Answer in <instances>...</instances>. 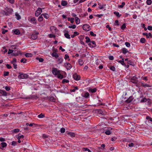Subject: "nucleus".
<instances>
[{"label": "nucleus", "instance_id": "nucleus-64", "mask_svg": "<svg viewBox=\"0 0 152 152\" xmlns=\"http://www.w3.org/2000/svg\"><path fill=\"white\" fill-rule=\"evenodd\" d=\"M17 142H16L15 141H13L12 142V145L15 146Z\"/></svg>", "mask_w": 152, "mask_h": 152}, {"label": "nucleus", "instance_id": "nucleus-19", "mask_svg": "<svg viewBox=\"0 0 152 152\" xmlns=\"http://www.w3.org/2000/svg\"><path fill=\"white\" fill-rule=\"evenodd\" d=\"M114 14L117 17H120L121 16V14H120L118 12H114Z\"/></svg>", "mask_w": 152, "mask_h": 152}, {"label": "nucleus", "instance_id": "nucleus-53", "mask_svg": "<svg viewBox=\"0 0 152 152\" xmlns=\"http://www.w3.org/2000/svg\"><path fill=\"white\" fill-rule=\"evenodd\" d=\"M76 27V26L75 25H73L72 26H69V28H72L73 29H75Z\"/></svg>", "mask_w": 152, "mask_h": 152}, {"label": "nucleus", "instance_id": "nucleus-36", "mask_svg": "<svg viewBox=\"0 0 152 152\" xmlns=\"http://www.w3.org/2000/svg\"><path fill=\"white\" fill-rule=\"evenodd\" d=\"M36 58L37 60H38L40 62H42L44 61L43 59L41 58Z\"/></svg>", "mask_w": 152, "mask_h": 152}, {"label": "nucleus", "instance_id": "nucleus-23", "mask_svg": "<svg viewBox=\"0 0 152 152\" xmlns=\"http://www.w3.org/2000/svg\"><path fill=\"white\" fill-rule=\"evenodd\" d=\"M38 20L39 22H41L43 20V18L42 14L39 17Z\"/></svg>", "mask_w": 152, "mask_h": 152}, {"label": "nucleus", "instance_id": "nucleus-6", "mask_svg": "<svg viewBox=\"0 0 152 152\" xmlns=\"http://www.w3.org/2000/svg\"><path fill=\"white\" fill-rule=\"evenodd\" d=\"M73 77L74 78V79L76 80H78L80 79V76L77 75V73H75L73 74Z\"/></svg>", "mask_w": 152, "mask_h": 152}, {"label": "nucleus", "instance_id": "nucleus-37", "mask_svg": "<svg viewBox=\"0 0 152 152\" xmlns=\"http://www.w3.org/2000/svg\"><path fill=\"white\" fill-rule=\"evenodd\" d=\"M146 3L148 5H151L152 3V1L151 0H147Z\"/></svg>", "mask_w": 152, "mask_h": 152}, {"label": "nucleus", "instance_id": "nucleus-50", "mask_svg": "<svg viewBox=\"0 0 152 152\" xmlns=\"http://www.w3.org/2000/svg\"><path fill=\"white\" fill-rule=\"evenodd\" d=\"M9 72H4V76L8 75Z\"/></svg>", "mask_w": 152, "mask_h": 152}, {"label": "nucleus", "instance_id": "nucleus-40", "mask_svg": "<svg viewBox=\"0 0 152 152\" xmlns=\"http://www.w3.org/2000/svg\"><path fill=\"white\" fill-rule=\"evenodd\" d=\"M15 16H16L17 19L19 20L21 18L20 16L18 13L15 14Z\"/></svg>", "mask_w": 152, "mask_h": 152}, {"label": "nucleus", "instance_id": "nucleus-61", "mask_svg": "<svg viewBox=\"0 0 152 152\" xmlns=\"http://www.w3.org/2000/svg\"><path fill=\"white\" fill-rule=\"evenodd\" d=\"M150 31L152 30V26H149L147 28Z\"/></svg>", "mask_w": 152, "mask_h": 152}, {"label": "nucleus", "instance_id": "nucleus-13", "mask_svg": "<svg viewBox=\"0 0 152 152\" xmlns=\"http://www.w3.org/2000/svg\"><path fill=\"white\" fill-rule=\"evenodd\" d=\"M36 19L35 18H32L31 19V22L34 24H36Z\"/></svg>", "mask_w": 152, "mask_h": 152}, {"label": "nucleus", "instance_id": "nucleus-3", "mask_svg": "<svg viewBox=\"0 0 152 152\" xmlns=\"http://www.w3.org/2000/svg\"><path fill=\"white\" fill-rule=\"evenodd\" d=\"M42 10L41 8H39L38 10L36 11L35 13V16L36 17L38 16L41 13Z\"/></svg>", "mask_w": 152, "mask_h": 152}, {"label": "nucleus", "instance_id": "nucleus-29", "mask_svg": "<svg viewBox=\"0 0 152 152\" xmlns=\"http://www.w3.org/2000/svg\"><path fill=\"white\" fill-rule=\"evenodd\" d=\"M83 150L84 151H86V152H91V151L88 148H83Z\"/></svg>", "mask_w": 152, "mask_h": 152}, {"label": "nucleus", "instance_id": "nucleus-63", "mask_svg": "<svg viewBox=\"0 0 152 152\" xmlns=\"http://www.w3.org/2000/svg\"><path fill=\"white\" fill-rule=\"evenodd\" d=\"M5 89L7 91H9L10 90V87L7 86L5 87Z\"/></svg>", "mask_w": 152, "mask_h": 152}, {"label": "nucleus", "instance_id": "nucleus-25", "mask_svg": "<svg viewBox=\"0 0 152 152\" xmlns=\"http://www.w3.org/2000/svg\"><path fill=\"white\" fill-rule=\"evenodd\" d=\"M91 43L93 45H91V47L94 48L96 46V45L95 44V42L94 41H92L91 42Z\"/></svg>", "mask_w": 152, "mask_h": 152}, {"label": "nucleus", "instance_id": "nucleus-20", "mask_svg": "<svg viewBox=\"0 0 152 152\" xmlns=\"http://www.w3.org/2000/svg\"><path fill=\"white\" fill-rule=\"evenodd\" d=\"M57 75L58 78L60 79H62L64 77L60 73H59Z\"/></svg>", "mask_w": 152, "mask_h": 152}, {"label": "nucleus", "instance_id": "nucleus-10", "mask_svg": "<svg viewBox=\"0 0 152 152\" xmlns=\"http://www.w3.org/2000/svg\"><path fill=\"white\" fill-rule=\"evenodd\" d=\"M38 36L36 34H32L31 36V38L33 40H35L37 38Z\"/></svg>", "mask_w": 152, "mask_h": 152}, {"label": "nucleus", "instance_id": "nucleus-5", "mask_svg": "<svg viewBox=\"0 0 152 152\" xmlns=\"http://www.w3.org/2000/svg\"><path fill=\"white\" fill-rule=\"evenodd\" d=\"M130 81L133 83H137L138 82L137 79L136 77L134 76L131 79Z\"/></svg>", "mask_w": 152, "mask_h": 152}, {"label": "nucleus", "instance_id": "nucleus-52", "mask_svg": "<svg viewBox=\"0 0 152 152\" xmlns=\"http://www.w3.org/2000/svg\"><path fill=\"white\" fill-rule=\"evenodd\" d=\"M7 31L8 30H7L3 29L2 31V33L3 34H4L6 33L7 32Z\"/></svg>", "mask_w": 152, "mask_h": 152}, {"label": "nucleus", "instance_id": "nucleus-43", "mask_svg": "<svg viewBox=\"0 0 152 152\" xmlns=\"http://www.w3.org/2000/svg\"><path fill=\"white\" fill-rule=\"evenodd\" d=\"M105 133L107 135H110L111 134V132L109 130H107L105 132Z\"/></svg>", "mask_w": 152, "mask_h": 152}, {"label": "nucleus", "instance_id": "nucleus-15", "mask_svg": "<svg viewBox=\"0 0 152 152\" xmlns=\"http://www.w3.org/2000/svg\"><path fill=\"white\" fill-rule=\"evenodd\" d=\"M133 98L132 96L130 97L126 101L127 103L130 102L133 100Z\"/></svg>", "mask_w": 152, "mask_h": 152}, {"label": "nucleus", "instance_id": "nucleus-32", "mask_svg": "<svg viewBox=\"0 0 152 152\" xmlns=\"http://www.w3.org/2000/svg\"><path fill=\"white\" fill-rule=\"evenodd\" d=\"M25 56L27 57H31L32 56V54L31 53H26L25 54Z\"/></svg>", "mask_w": 152, "mask_h": 152}, {"label": "nucleus", "instance_id": "nucleus-17", "mask_svg": "<svg viewBox=\"0 0 152 152\" xmlns=\"http://www.w3.org/2000/svg\"><path fill=\"white\" fill-rule=\"evenodd\" d=\"M122 53L124 54L129 52L127 50V49L125 48H123L122 49Z\"/></svg>", "mask_w": 152, "mask_h": 152}, {"label": "nucleus", "instance_id": "nucleus-18", "mask_svg": "<svg viewBox=\"0 0 152 152\" xmlns=\"http://www.w3.org/2000/svg\"><path fill=\"white\" fill-rule=\"evenodd\" d=\"M97 90V89L96 88H94L93 89L90 88L89 89V91L91 92L92 93L95 92Z\"/></svg>", "mask_w": 152, "mask_h": 152}, {"label": "nucleus", "instance_id": "nucleus-2", "mask_svg": "<svg viewBox=\"0 0 152 152\" xmlns=\"http://www.w3.org/2000/svg\"><path fill=\"white\" fill-rule=\"evenodd\" d=\"M52 72L53 74L56 76L59 73H60V71L58 70L56 68H52Z\"/></svg>", "mask_w": 152, "mask_h": 152}, {"label": "nucleus", "instance_id": "nucleus-34", "mask_svg": "<svg viewBox=\"0 0 152 152\" xmlns=\"http://www.w3.org/2000/svg\"><path fill=\"white\" fill-rule=\"evenodd\" d=\"M89 96V93L88 92H86L84 94L83 96L85 98H88Z\"/></svg>", "mask_w": 152, "mask_h": 152}, {"label": "nucleus", "instance_id": "nucleus-24", "mask_svg": "<svg viewBox=\"0 0 152 152\" xmlns=\"http://www.w3.org/2000/svg\"><path fill=\"white\" fill-rule=\"evenodd\" d=\"M1 147L2 148H4L7 146V144L5 142H3L1 143Z\"/></svg>", "mask_w": 152, "mask_h": 152}, {"label": "nucleus", "instance_id": "nucleus-33", "mask_svg": "<svg viewBox=\"0 0 152 152\" xmlns=\"http://www.w3.org/2000/svg\"><path fill=\"white\" fill-rule=\"evenodd\" d=\"M140 41L142 43H144L145 42L146 40L145 38H142L140 39Z\"/></svg>", "mask_w": 152, "mask_h": 152}, {"label": "nucleus", "instance_id": "nucleus-44", "mask_svg": "<svg viewBox=\"0 0 152 152\" xmlns=\"http://www.w3.org/2000/svg\"><path fill=\"white\" fill-rule=\"evenodd\" d=\"M44 115L42 114V113H41L40 114H39L38 116V117L39 118H43L44 117Z\"/></svg>", "mask_w": 152, "mask_h": 152}, {"label": "nucleus", "instance_id": "nucleus-55", "mask_svg": "<svg viewBox=\"0 0 152 152\" xmlns=\"http://www.w3.org/2000/svg\"><path fill=\"white\" fill-rule=\"evenodd\" d=\"M127 47H130V44L128 42H126L125 43Z\"/></svg>", "mask_w": 152, "mask_h": 152}, {"label": "nucleus", "instance_id": "nucleus-60", "mask_svg": "<svg viewBox=\"0 0 152 152\" xmlns=\"http://www.w3.org/2000/svg\"><path fill=\"white\" fill-rule=\"evenodd\" d=\"M79 64L80 65H82L83 64V61L80 60L79 61Z\"/></svg>", "mask_w": 152, "mask_h": 152}, {"label": "nucleus", "instance_id": "nucleus-51", "mask_svg": "<svg viewBox=\"0 0 152 152\" xmlns=\"http://www.w3.org/2000/svg\"><path fill=\"white\" fill-rule=\"evenodd\" d=\"M65 132V129L64 128L62 127L61 129V133H64Z\"/></svg>", "mask_w": 152, "mask_h": 152}, {"label": "nucleus", "instance_id": "nucleus-31", "mask_svg": "<svg viewBox=\"0 0 152 152\" xmlns=\"http://www.w3.org/2000/svg\"><path fill=\"white\" fill-rule=\"evenodd\" d=\"M68 135H69L71 137H75V134L72 132H69L68 133Z\"/></svg>", "mask_w": 152, "mask_h": 152}, {"label": "nucleus", "instance_id": "nucleus-45", "mask_svg": "<svg viewBox=\"0 0 152 152\" xmlns=\"http://www.w3.org/2000/svg\"><path fill=\"white\" fill-rule=\"evenodd\" d=\"M90 34L91 36H92L93 37H96V34H94V33L93 31H91L90 32Z\"/></svg>", "mask_w": 152, "mask_h": 152}, {"label": "nucleus", "instance_id": "nucleus-58", "mask_svg": "<svg viewBox=\"0 0 152 152\" xmlns=\"http://www.w3.org/2000/svg\"><path fill=\"white\" fill-rule=\"evenodd\" d=\"M3 13H4V14L5 15L7 16L9 15L8 13L7 12V11H6L5 10L3 11Z\"/></svg>", "mask_w": 152, "mask_h": 152}, {"label": "nucleus", "instance_id": "nucleus-54", "mask_svg": "<svg viewBox=\"0 0 152 152\" xmlns=\"http://www.w3.org/2000/svg\"><path fill=\"white\" fill-rule=\"evenodd\" d=\"M11 4H13L15 2V0H7Z\"/></svg>", "mask_w": 152, "mask_h": 152}, {"label": "nucleus", "instance_id": "nucleus-48", "mask_svg": "<svg viewBox=\"0 0 152 152\" xmlns=\"http://www.w3.org/2000/svg\"><path fill=\"white\" fill-rule=\"evenodd\" d=\"M48 36L50 38H52V37H55V35L54 34H50L48 35Z\"/></svg>", "mask_w": 152, "mask_h": 152}, {"label": "nucleus", "instance_id": "nucleus-49", "mask_svg": "<svg viewBox=\"0 0 152 152\" xmlns=\"http://www.w3.org/2000/svg\"><path fill=\"white\" fill-rule=\"evenodd\" d=\"M110 68L111 70H112L113 71H115V68L113 66H110Z\"/></svg>", "mask_w": 152, "mask_h": 152}, {"label": "nucleus", "instance_id": "nucleus-27", "mask_svg": "<svg viewBox=\"0 0 152 152\" xmlns=\"http://www.w3.org/2000/svg\"><path fill=\"white\" fill-rule=\"evenodd\" d=\"M68 19V21H70L71 23H73L74 22V18H69Z\"/></svg>", "mask_w": 152, "mask_h": 152}, {"label": "nucleus", "instance_id": "nucleus-42", "mask_svg": "<svg viewBox=\"0 0 152 152\" xmlns=\"http://www.w3.org/2000/svg\"><path fill=\"white\" fill-rule=\"evenodd\" d=\"M17 60L15 58H13L12 61H11V63L12 64L15 63L16 62Z\"/></svg>", "mask_w": 152, "mask_h": 152}, {"label": "nucleus", "instance_id": "nucleus-21", "mask_svg": "<svg viewBox=\"0 0 152 152\" xmlns=\"http://www.w3.org/2000/svg\"><path fill=\"white\" fill-rule=\"evenodd\" d=\"M63 59L62 57H59L58 58V64H61L63 61Z\"/></svg>", "mask_w": 152, "mask_h": 152}, {"label": "nucleus", "instance_id": "nucleus-1", "mask_svg": "<svg viewBox=\"0 0 152 152\" xmlns=\"http://www.w3.org/2000/svg\"><path fill=\"white\" fill-rule=\"evenodd\" d=\"M19 75L18 76L19 79H26L28 78V75L26 74H23L22 72H19Z\"/></svg>", "mask_w": 152, "mask_h": 152}, {"label": "nucleus", "instance_id": "nucleus-56", "mask_svg": "<svg viewBox=\"0 0 152 152\" xmlns=\"http://www.w3.org/2000/svg\"><path fill=\"white\" fill-rule=\"evenodd\" d=\"M147 101V99L146 98H145L141 100V102H145Z\"/></svg>", "mask_w": 152, "mask_h": 152}, {"label": "nucleus", "instance_id": "nucleus-41", "mask_svg": "<svg viewBox=\"0 0 152 152\" xmlns=\"http://www.w3.org/2000/svg\"><path fill=\"white\" fill-rule=\"evenodd\" d=\"M69 58V56L68 55H67V54L65 55L64 59L65 60L68 59V60L69 61L70 60V59Z\"/></svg>", "mask_w": 152, "mask_h": 152}, {"label": "nucleus", "instance_id": "nucleus-12", "mask_svg": "<svg viewBox=\"0 0 152 152\" xmlns=\"http://www.w3.org/2000/svg\"><path fill=\"white\" fill-rule=\"evenodd\" d=\"M68 4L67 2L66 1H62L61 2V4L63 6H66Z\"/></svg>", "mask_w": 152, "mask_h": 152}, {"label": "nucleus", "instance_id": "nucleus-11", "mask_svg": "<svg viewBox=\"0 0 152 152\" xmlns=\"http://www.w3.org/2000/svg\"><path fill=\"white\" fill-rule=\"evenodd\" d=\"M52 56L55 57L57 58L58 57V54L56 52H53L52 54Z\"/></svg>", "mask_w": 152, "mask_h": 152}, {"label": "nucleus", "instance_id": "nucleus-39", "mask_svg": "<svg viewBox=\"0 0 152 152\" xmlns=\"http://www.w3.org/2000/svg\"><path fill=\"white\" fill-rule=\"evenodd\" d=\"M13 132L15 133H17L19 131V130L18 129H15L12 130Z\"/></svg>", "mask_w": 152, "mask_h": 152}, {"label": "nucleus", "instance_id": "nucleus-30", "mask_svg": "<svg viewBox=\"0 0 152 152\" xmlns=\"http://www.w3.org/2000/svg\"><path fill=\"white\" fill-rule=\"evenodd\" d=\"M75 22L77 24H78L80 23V20L78 17H76Z\"/></svg>", "mask_w": 152, "mask_h": 152}, {"label": "nucleus", "instance_id": "nucleus-59", "mask_svg": "<svg viewBox=\"0 0 152 152\" xmlns=\"http://www.w3.org/2000/svg\"><path fill=\"white\" fill-rule=\"evenodd\" d=\"M98 113L99 114H104L103 113V112L101 110H98Z\"/></svg>", "mask_w": 152, "mask_h": 152}, {"label": "nucleus", "instance_id": "nucleus-57", "mask_svg": "<svg viewBox=\"0 0 152 152\" xmlns=\"http://www.w3.org/2000/svg\"><path fill=\"white\" fill-rule=\"evenodd\" d=\"M78 88L76 86L74 87V89L72 90V92H74L76 91V90H78Z\"/></svg>", "mask_w": 152, "mask_h": 152}, {"label": "nucleus", "instance_id": "nucleus-9", "mask_svg": "<svg viewBox=\"0 0 152 152\" xmlns=\"http://www.w3.org/2000/svg\"><path fill=\"white\" fill-rule=\"evenodd\" d=\"M0 94L3 96H6L7 95V92L5 91L2 90H0Z\"/></svg>", "mask_w": 152, "mask_h": 152}, {"label": "nucleus", "instance_id": "nucleus-16", "mask_svg": "<svg viewBox=\"0 0 152 152\" xmlns=\"http://www.w3.org/2000/svg\"><path fill=\"white\" fill-rule=\"evenodd\" d=\"M64 36L67 39H70V35L69 34L68 31H67L66 33H65Z\"/></svg>", "mask_w": 152, "mask_h": 152}, {"label": "nucleus", "instance_id": "nucleus-8", "mask_svg": "<svg viewBox=\"0 0 152 152\" xmlns=\"http://www.w3.org/2000/svg\"><path fill=\"white\" fill-rule=\"evenodd\" d=\"M64 65L67 70L70 69L72 67L71 64L68 63H66Z\"/></svg>", "mask_w": 152, "mask_h": 152}, {"label": "nucleus", "instance_id": "nucleus-46", "mask_svg": "<svg viewBox=\"0 0 152 152\" xmlns=\"http://www.w3.org/2000/svg\"><path fill=\"white\" fill-rule=\"evenodd\" d=\"M126 28V25L125 23H124L123 24L122 26L121 27V28L123 30H124Z\"/></svg>", "mask_w": 152, "mask_h": 152}, {"label": "nucleus", "instance_id": "nucleus-26", "mask_svg": "<svg viewBox=\"0 0 152 152\" xmlns=\"http://www.w3.org/2000/svg\"><path fill=\"white\" fill-rule=\"evenodd\" d=\"M85 39L86 40V43H88L91 42L90 39L88 37H86L85 38Z\"/></svg>", "mask_w": 152, "mask_h": 152}, {"label": "nucleus", "instance_id": "nucleus-22", "mask_svg": "<svg viewBox=\"0 0 152 152\" xmlns=\"http://www.w3.org/2000/svg\"><path fill=\"white\" fill-rule=\"evenodd\" d=\"M118 62L120 63L121 64L123 65H125V64L124 61V58H122V60H120L118 61Z\"/></svg>", "mask_w": 152, "mask_h": 152}, {"label": "nucleus", "instance_id": "nucleus-14", "mask_svg": "<svg viewBox=\"0 0 152 152\" xmlns=\"http://www.w3.org/2000/svg\"><path fill=\"white\" fill-rule=\"evenodd\" d=\"M14 32L15 34L16 35L19 34H20V32L18 29H15L14 30Z\"/></svg>", "mask_w": 152, "mask_h": 152}, {"label": "nucleus", "instance_id": "nucleus-35", "mask_svg": "<svg viewBox=\"0 0 152 152\" xmlns=\"http://www.w3.org/2000/svg\"><path fill=\"white\" fill-rule=\"evenodd\" d=\"M125 5V3L124 2H123L121 3V4L119 5L118 6V7L123 8Z\"/></svg>", "mask_w": 152, "mask_h": 152}, {"label": "nucleus", "instance_id": "nucleus-28", "mask_svg": "<svg viewBox=\"0 0 152 152\" xmlns=\"http://www.w3.org/2000/svg\"><path fill=\"white\" fill-rule=\"evenodd\" d=\"M27 60L25 58H22L20 60V62L21 63H26Z\"/></svg>", "mask_w": 152, "mask_h": 152}, {"label": "nucleus", "instance_id": "nucleus-47", "mask_svg": "<svg viewBox=\"0 0 152 152\" xmlns=\"http://www.w3.org/2000/svg\"><path fill=\"white\" fill-rule=\"evenodd\" d=\"M42 15H43V16L44 17V18L46 19H47L49 18V17L48 16H47V15H48L47 14H42Z\"/></svg>", "mask_w": 152, "mask_h": 152}, {"label": "nucleus", "instance_id": "nucleus-62", "mask_svg": "<svg viewBox=\"0 0 152 152\" xmlns=\"http://www.w3.org/2000/svg\"><path fill=\"white\" fill-rule=\"evenodd\" d=\"M6 67L8 69H10L12 68V66L9 64H7L6 65Z\"/></svg>", "mask_w": 152, "mask_h": 152}, {"label": "nucleus", "instance_id": "nucleus-38", "mask_svg": "<svg viewBox=\"0 0 152 152\" xmlns=\"http://www.w3.org/2000/svg\"><path fill=\"white\" fill-rule=\"evenodd\" d=\"M69 82V80L66 79H64L62 81V83H67Z\"/></svg>", "mask_w": 152, "mask_h": 152}, {"label": "nucleus", "instance_id": "nucleus-4", "mask_svg": "<svg viewBox=\"0 0 152 152\" xmlns=\"http://www.w3.org/2000/svg\"><path fill=\"white\" fill-rule=\"evenodd\" d=\"M83 30L88 31L90 30V26L88 24H85L83 26Z\"/></svg>", "mask_w": 152, "mask_h": 152}, {"label": "nucleus", "instance_id": "nucleus-7", "mask_svg": "<svg viewBox=\"0 0 152 152\" xmlns=\"http://www.w3.org/2000/svg\"><path fill=\"white\" fill-rule=\"evenodd\" d=\"M5 10L9 14H11L13 12V10L12 9L6 7L5 8Z\"/></svg>", "mask_w": 152, "mask_h": 152}]
</instances>
